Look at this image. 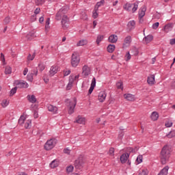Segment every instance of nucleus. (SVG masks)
Wrapping results in <instances>:
<instances>
[{"instance_id": "f8f14e48", "label": "nucleus", "mask_w": 175, "mask_h": 175, "mask_svg": "<svg viewBox=\"0 0 175 175\" xmlns=\"http://www.w3.org/2000/svg\"><path fill=\"white\" fill-rule=\"evenodd\" d=\"M129 159V153H124L120 156V162L121 163H126V161Z\"/></svg>"}, {"instance_id": "dca6fc26", "label": "nucleus", "mask_w": 175, "mask_h": 175, "mask_svg": "<svg viewBox=\"0 0 175 175\" xmlns=\"http://www.w3.org/2000/svg\"><path fill=\"white\" fill-rule=\"evenodd\" d=\"M174 25L173 23H167L163 27V31H165L166 33L170 32L173 29Z\"/></svg>"}, {"instance_id": "a18cd8bd", "label": "nucleus", "mask_w": 175, "mask_h": 175, "mask_svg": "<svg viewBox=\"0 0 175 175\" xmlns=\"http://www.w3.org/2000/svg\"><path fill=\"white\" fill-rule=\"evenodd\" d=\"M50 18H47L46 21V25H45V28L47 29V28H50Z\"/></svg>"}, {"instance_id": "5fc2aeb1", "label": "nucleus", "mask_w": 175, "mask_h": 175, "mask_svg": "<svg viewBox=\"0 0 175 175\" xmlns=\"http://www.w3.org/2000/svg\"><path fill=\"white\" fill-rule=\"evenodd\" d=\"M159 27V23L157 22L152 25V29H157Z\"/></svg>"}, {"instance_id": "b1692460", "label": "nucleus", "mask_w": 175, "mask_h": 175, "mask_svg": "<svg viewBox=\"0 0 175 175\" xmlns=\"http://www.w3.org/2000/svg\"><path fill=\"white\" fill-rule=\"evenodd\" d=\"M137 148H135V149H133V148H127L126 149V151L127 152L126 154H129V155L131 154V152H133V154H136V152H137Z\"/></svg>"}, {"instance_id": "ea45409f", "label": "nucleus", "mask_w": 175, "mask_h": 175, "mask_svg": "<svg viewBox=\"0 0 175 175\" xmlns=\"http://www.w3.org/2000/svg\"><path fill=\"white\" fill-rule=\"evenodd\" d=\"M16 92H17V87H15L10 90V96H12V95H14Z\"/></svg>"}, {"instance_id": "6ab92c4d", "label": "nucleus", "mask_w": 175, "mask_h": 175, "mask_svg": "<svg viewBox=\"0 0 175 175\" xmlns=\"http://www.w3.org/2000/svg\"><path fill=\"white\" fill-rule=\"evenodd\" d=\"M27 100L30 102V103H36V97L35 95H27Z\"/></svg>"}, {"instance_id": "79ce46f5", "label": "nucleus", "mask_w": 175, "mask_h": 175, "mask_svg": "<svg viewBox=\"0 0 175 175\" xmlns=\"http://www.w3.org/2000/svg\"><path fill=\"white\" fill-rule=\"evenodd\" d=\"M43 3H44V0H36V5L38 6L43 5Z\"/></svg>"}, {"instance_id": "6e6d98bb", "label": "nucleus", "mask_w": 175, "mask_h": 175, "mask_svg": "<svg viewBox=\"0 0 175 175\" xmlns=\"http://www.w3.org/2000/svg\"><path fill=\"white\" fill-rule=\"evenodd\" d=\"M1 60L3 62V65H5V55H3V53H1Z\"/></svg>"}, {"instance_id": "473e14b6", "label": "nucleus", "mask_w": 175, "mask_h": 175, "mask_svg": "<svg viewBox=\"0 0 175 175\" xmlns=\"http://www.w3.org/2000/svg\"><path fill=\"white\" fill-rule=\"evenodd\" d=\"M5 75H10V73H12V67L9 66H6L5 69Z\"/></svg>"}, {"instance_id": "1a4fd4ad", "label": "nucleus", "mask_w": 175, "mask_h": 175, "mask_svg": "<svg viewBox=\"0 0 175 175\" xmlns=\"http://www.w3.org/2000/svg\"><path fill=\"white\" fill-rule=\"evenodd\" d=\"M15 84L18 88H28V83L24 81H16Z\"/></svg>"}, {"instance_id": "0eeeda50", "label": "nucleus", "mask_w": 175, "mask_h": 175, "mask_svg": "<svg viewBox=\"0 0 175 175\" xmlns=\"http://www.w3.org/2000/svg\"><path fill=\"white\" fill-rule=\"evenodd\" d=\"M74 165L75 169H77V170H81L82 167H83L84 166V160L82 158L78 159L75 160Z\"/></svg>"}, {"instance_id": "39448f33", "label": "nucleus", "mask_w": 175, "mask_h": 175, "mask_svg": "<svg viewBox=\"0 0 175 175\" xmlns=\"http://www.w3.org/2000/svg\"><path fill=\"white\" fill-rule=\"evenodd\" d=\"M80 63V57L77 53H72L71 57V65L73 68H76Z\"/></svg>"}, {"instance_id": "c756f323", "label": "nucleus", "mask_w": 175, "mask_h": 175, "mask_svg": "<svg viewBox=\"0 0 175 175\" xmlns=\"http://www.w3.org/2000/svg\"><path fill=\"white\" fill-rule=\"evenodd\" d=\"M87 43H88V42H87V40H79V42H77V46L78 47L80 46H85V44H87Z\"/></svg>"}, {"instance_id": "bf43d9fd", "label": "nucleus", "mask_w": 175, "mask_h": 175, "mask_svg": "<svg viewBox=\"0 0 175 175\" xmlns=\"http://www.w3.org/2000/svg\"><path fill=\"white\" fill-rule=\"evenodd\" d=\"M64 154H68V155H69V154H70V150H69L68 148H65L64 149Z\"/></svg>"}, {"instance_id": "2f4dec72", "label": "nucleus", "mask_w": 175, "mask_h": 175, "mask_svg": "<svg viewBox=\"0 0 175 175\" xmlns=\"http://www.w3.org/2000/svg\"><path fill=\"white\" fill-rule=\"evenodd\" d=\"M24 121H25V116L22 115V116H21V117L18 120L19 125H23V124H24Z\"/></svg>"}, {"instance_id": "cd10ccee", "label": "nucleus", "mask_w": 175, "mask_h": 175, "mask_svg": "<svg viewBox=\"0 0 175 175\" xmlns=\"http://www.w3.org/2000/svg\"><path fill=\"white\" fill-rule=\"evenodd\" d=\"M36 38V36H35L34 32L29 33L27 36V40H32V39H35Z\"/></svg>"}, {"instance_id": "72a5a7b5", "label": "nucleus", "mask_w": 175, "mask_h": 175, "mask_svg": "<svg viewBox=\"0 0 175 175\" xmlns=\"http://www.w3.org/2000/svg\"><path fill=\"white\" fill-rule=\"evenodd\" d=\"M136 162H137V165H139V163H142L143 162V155L139 154L137 157Z\"/></svg>"}, {"instance_id": "9b49d317", "label": "nucleus", "mask_w": 175, "mask_h": 175, "mask_svg": "<svg viewBox=\"0 0 175 175\" xmlns=\"http://www.w3.org/2000/svg\"><path fill=\"white\" fill-rule=\"evenodd\" d=\"M57 72H58V66H53L51 67V69L49 70V76L52 77V76H54V75H55Z\"/></svg>"}, {"instance_id": "f704fd0d", "label": "nucleus", "mask_w": 175, "mask_h": 175, "mask_svg": "<svg viewBox=\"0 0 175 175\" xmlns=\"http://www.w3.org/2000/svg\"><path fill=\"white\" fill-rule=\"evenodd\" d=\"M175 136V131H170L169 134L166 135V137H168V139H172V137H174Z\"/></svg>"}, {"instance_id": "ddd939ff", "label": "nucleus", "mask_w": 175, "mask_h": 175, "mask_svg": "<svg viewBox=\"0 0 175 175\" xmlns=\"http://www.w3.org/2000/svg\"><path fill=\"white\" fill-rule=\"evenodd\" d=\"M146 10H147V9L146 8V6L144 5L141 8V9L139 10V18H140V20L142 19V18L144 17V16H146Z\"/></svg>"}, {"instance_id": "aec40b11", "label": "nucleus", "mask_w": 175, "mask_h": 175, "mask_svg": "<svg viewBox=\"0 0 175 175\" xmlns=\"http://www.w3.org/2000/svg\"><path fill=\"white\" fill-rule=\"evenodd\" d=\"M135 25H136V23L135 22V21H131L127 24V27L130 31H132V29H135Z\"/></svg>"}, {"instance_id": "3c124183", "label": "nucleus", "mask_w": 175, "mask_h": 175, "mask_svg": "<svg viewBox=\"0 0 175 175\" xmlns=\"http://www.w3.org/2000/svg\"><path fill=\"white\" fill-rule=\"evenodd\" d=\"M27 80L29 81H32V80H33V74L27 75Z\"/></svg>"}, {"instance_id": "58836bf2", "label": "nucleus", "mask_w": 175, "mask_h": 175, "mask_svg": "<svg viewBox=\"0 0 175 175\" xmlns=\"http://www.w3.org/2000/svg\"><path fill=\"white\" fill-rule=\"evenodd\" d=\"M31 120H27L25 124V129H28L31 126Z\"/></svg>"}, {"instance_id": "2eb2a0df", "label": "nucleus", "mask_w": 175, "mask_h": 175, "mask_svg": "<svg viewBox=\"0 0 175 175\" xmlns=\"http://www.w3.org/2000/svg\"><path fill=\"white\" fill-rule=\"evenodd\" d=\"M47 109L49 111H51V113H53V114L57 113V111H58V108L57 107L53 106V105H48Z\"/></svg>"}, {"instance_id": "8fccbe9b", "label": "nucleus", "mask_w": 175, "mask_h": 175, "mask_svg": "<svg viewBox=\"0 0 175 175\" xmlns=\"http://www.w3.org/2000/svg\"><path fill=\"white\" fill-rule=\"evenodd\" d=\"M8 105H9V103H8V101L6 100H3L1 103L2 107H6V106H8Z\"/></svg>"}, {"instance_id": "864d4df0", "label": "nucleus", "mask_w": 175, "mask_h": 175, "mask_svg": "<svg viewBox=\"0 0 175 175\" xmlns=\"http://www.w3.org/2000/svg\"><path fill=\"white\" fill-rule=\"evenodd\" d=\"M4 23L5 24H9L10 23V16H7L4 19Z\"/></svg>"}, {"instance_id": "7c9ffc66", "label": "nucleus", "mask_w": 175, "mask_h": 175, "mask_svg": "<svg viewBox=\"0 0 175 175\" xmlns=\"http://www.w3.org/2000/svg\"><path fill=\"white\" fill-rule=\"evenodd\" d=\"M153 39L154 36H152V35H148L144 38V40L145 42H146V43H150V42H151V40H152Z\"/></svg>"}, {"instance_id": "4468645a", "label": "nucleus", "mask_w": 175, "mask_h": 175, "mask_svg": "<svg viewBox=\"0 0 175 175\" xmlns=\"http://www.w3.org/2000/svg\"><path fill=\"white\" fill-rule=\"evenodd\" d=\"M147 83H148V84H150V85H154L155 83V75H151L149 77H148Z\"/></svg>"}, {"instance_id": "c85d7f7f", "label": "nucleus", "mask_w": 175, "mask_h": 175, "mask_svg": "<svg viewBox=\"0 0 175 175\" xmlns=\"http://www.w3.org/2000/svg\"><path fill=\"white\" fill-rule=\"evenodd\" d=\"M103 3H105V0H101L100 2H97L94 7L95 10H98L99 8L103 5Z\"/></svg>"}, {"instance_id": "4d7b16f0", "label": "nucleus", "mask_w": 175, "mask_h": 175, "mask_svg": "<svg viewBox=\"0 0 175 175\" xmlns=\"http://www.w3.org/2000/svg\"><path fill=\"white\" fill-rule=\"evenodd\" d=\"M172 125H173V123L172 122H167L165 123V126L167 128H170V126H172Z\"/></svg>"}, {"instance_id": "c03bdc74", "label": "nucleus", "mask_w": 175, "mask_h": 175, "mask_svg": "<svg viewBox=\"0 0 175 175\" xmlns=\"http://www.w3.org/2000/svg\"><path fill=\"white\" fill-rule=\"evenodd\" d=\"M98 10H96L95 9L93 10V14H92V17L94 18H98Z\"/></svg>"}, {"instance_id": "7ed1b4c3", "label": "nucleus", "mask_w": 175, "mask_h": 175, "mask_svg": "<svg viewBox=\"0 0 175 175\" xmlns=\"http://www.w3.org/2000/svg\"><path fill=\"white\" fill-rule=\"evenodd\" d=\"M66 105L67 107H68V114H73L75 113V108L76 107V105H77V100L76 98H73V100H66Z\"/></svg>"}, {"instance_id": "a878e982", "label": "nucleus", "mask_w": 175, "mask_h": 175, "mask_svg": "<svg viewBox=\"0 0 175 175\" xmlns=\"http://www.w3.org/2000/svg\"><path fill=\"white\" fill-rule=\"evenodd\" d=\"M58 166V160L55 159L50 163V167L52 169H55V167H57Z\"/></svg>"}, {"instance_id": "680f3d73", "label": "nucleus", "mask_w": 175, "mask_h": 175, "mask_svg": "<svg viewBox=\"0 0 175 175\" xmlns=\"http://www.w3.org/2000/svg\"><path fill=\"white\" fill-rule=\"evenodd\" d=\"M109 154L114 155V148H111L109 149Z\"/></svg>"}, {"instance_id": "f257e3e1", "label": "nucleus", "mask_w": 175, "mask_h": 175, "mask_svg": "<svg viewBox=\"0 0 175 175\" xmlns=\"http://www.w3.org/2000/svg\"><path fill=\"white\" fill-rule=\"evenodd\" d=\"M68 7H63L60 9L55 15V20L59 21L62 18L61 24L63 29L69 28V18L66 15L68 10Z\"/></svg>"}, {"instance_id": "f3484780", "label": "nucleus", "mask_w": 175, "mask_h": 175, "mask_svg": "<svg viewBox=\"0 0 175 175\" xmlns=\"http://www.w3.org/2000/svg\"><path fill=\"white\" fill-rule=\"evenodd\" d=\"M106 93L105 92H100L98 94V100L99 102L103 103L106 99Z\"/></svg>"}, {"instance_id": "69168bd1", "label": "nucleus", "mask_w": 175, "mask_h": 175, "mask_svg": "<svg viewBox=\"0 0 175 175\" xmlns=\"http://www.w3.org/2000/svg\"><path fill=\"white\" fill-rule=\"evenodd\" d=\"M31 21L32 22L36 21V15L31 16Z\"/></svg>"}, {"instance_id": "e2e57ef3", "label": "nucleus", "mask_w": 175, "mask_h": 175, "mask_svg": "<svg viewBox=\"0 0 175 175\" xmlns=\"http://www.w3.org/2000/svg\"><path fill=\"white\" fill-rule=\"evenodd\" d=\"M39 114L38 113V111H33V117L34 118H38Z\"/></svg>"}, {"instance_id": "49530a36", "label": "nucleus", "mask_w": 175, "mask_h": 175, "mask_svg": "<svg viewBox=\"0 0 175 175\" xmlns=\"http://www.w3.org/2000/svg\"><path fill=\"white\" fill-rule=\"evenodd\" d=\"M116 87L118 90H122L123 87H122V82H118L116 83Z\"/></svg>"}, {"instance_id": "052dcab7", "label": "nucleus", "mask_w": 175, "mask_h": 175, "mask_svg": "<svg viewBox=\"0 0 175 175\" xmlns=\"http://www.w3.org/2000/svg\"><path fill=\"white\" fill-rule=\"evenodd\" d=\"M40 13V8H36L34 11V15L39 14Z\"/></svg>"}, {"instance_id": "de8ad7c7", "label": "nucleus", "mask_w": 175, "mask_h": 175, "mask_svg": "<svg viewBox=\"0 0 175 175\" xmlns=\"http://www.w3.org/2000/svg\"><path fill=\"white\" fill-rule=\"evenodd\" d=\"M34 58H35V53H33V54L31 55V54H29L27 57L28 61H33Z\"/></svg>"}, {"instance_id": "423d86ee", "label": "nucleus", "mask_w": 175, "mask_h": 175, "mask_svg": "<svg viewBox=\"0 0 175 175\" xmlns=\"http://www.w3.org/2000/svg\"><path fill=\"white\" fill-rule=\"evenodd\" d=\"M137 8H139V5H137V3H126L124 6V9L126 10H127L128 12H131V10H132V13H135V12L137 10Z\"/></svg>"}, {"instance_id": "6e6552de", "label": "nucleus", "mask_w": 175, "mask_h": 175, "mask_svg": "<svg viewBox=\"0 0 175 175\" xmlns=\"http://www.w3.org/2000/svg\"><path fill=\"white\" fill-rule=\"evenodd\" d=\"M82 75L84 77L90 76V75H91V68H90L87 65L83 66L82 68Z\"/></svg>"}, {"instance_id": "603ef678", "label": "nucleus", "mask_w": 175, "mask_h": 175, "mask_svg": "<svg viewBox=\"0 0 175 175\" xmlns=\"http://www.w3.org/2000/svg\"><path fill=\"white\" fill-rule=\"evenodd\" d=\"M38 68H39V70L40 72H43V70H44V65L43 64H38Z\"/></svg>"}, {"instance_id": "c9c22d12", "label": "nucleus", "mask_w": 175, "mask_h": 175, "mask_svg": "<svg viewBox=\"0 0 175 175\" xmlns=\"http://www.w3.org/2000/svg\"><path fill=\"white\" fill-rule=\"evenodd\" d=\"M103 40V36H98L96 39V44L99 46V43H100Z\"/></svg>"}, {"instance_id": "f03ea898", "label": "nucleus", "mask_w": 175, "mask_h": 175, "mask_svg": "<svg viewBox=\"0 0 175 175\" xmlns=\"http://www.w3.org/2000/svg\"><path fill=\"white\" fill-rule=\"evenodd\" d=\"M169 158H170V150L166 146L162 148L160 154V159L162 165H166V163L169 162Z\"/></svg>"}, {"instance_id": "20e7f679", "label": "nucleus", "mask_w": 175, "mask_h": 175, "mask_svg": "<svg viewBox=\"0 0 175 175\" xmlns=\"http://www.w3.org/2000/svg\"><path fill=\"white\" fill-rule=\"evenodd\" d=\"M55 144H57V139L55 138L51 139L45 143L44 149L46 151H50V150H53L55 147Z\"/></svg>"}, {"instance_id": "393cba45", "label": "nucleus", "mask_w": 175, "mask_h": 175, "mask_svg": "<svg viewBox=\"0 0 175 175\" xmlns=\"http://www.w3.org/2000/svg\"><path fill=\"white\" fill-rule=\"evenodd\" d=\"M159 118V115L157 113V112L154 111L152 113L150 118H152V121H157L158 118Z\"/></svg>"}, {"instance_id": "13d9d810", "label": "nucleus", "mask_w": 175, "mask_h": 175, "mask_svg": "<svg viewBox=\"0 0 175 175\" xmlns=\"http://www.w3.org/2000/svg\"><path fill=\"white\" fill-rule=\"evenodd\" d=\"M70 88H72V82H69L66 86V90L68 91L69 90H70Z\"/></svg>"}, {"instance_id": "09e8293b", "label": "nucleus", "mask_w": 175, "mask_h": 175, "mask_svg": "<svg viewBox=\"0 0 175 175\" xmlns=\"http://www.w3.org/2000/svg\"><path fill=\"white\" fill-rule=\"evenodd\" d=\"M131 53H129V52H127L125 55V60L129 61V59H131Z\"/></svg>"}, {"instance_id": "37998d69", "label": "nucleus", "mask_w": 175, "mask_h": 175, "mask_svg": "<svg viewBox=\"0 0 175 175\" xmlns=\"http://www.w3.org/2000/svg\"><path fill=\"white\" fill-rule=\"evenodd\" d=\"M31 75H33V76H38V68H35L31 70Z\"/></svg>"}, {"instance_id": "0e129e2a", "label": "nucleus", "mask_w": 175, "mask_h": 175, "mask_svg": "<svg viewBox=\"0 0 175 175\" xmlns=\"http://www.w3.org/2000/svg\"><path fill=\"white\" fill-rule=\"evenodd\" d=\"M170 44L173 46V44H175V38H172L170 41Z\"/></svg>"}, {"instance_id": "a211bd4d", "label": "nucleus", "mask_w": 175, "mask_h": 175, "mask_svg": "<svg viewBox=\"0 0 175 175\" xmlns=\"http://www.w3.org/2000/svg\"><path fill=\"white\" fill-rule=\"evenodd\" d=\"M109 42L111 43H116L118 40V37L114 34L111 35L108 38Z\"/></svg>"}, {"instance_id": "9d476101", "label": "nucleus", "mask_w": 175, "mask_h": 175, "mask_svg": "<svg viewBox=\"0 0 175 175\" xmlns=\"http://www.w3.org/2000/svg\"><path fill=\"white\" fill-rule=\"evenodd\" d=\"M96 85V79H95V77H94L92 80L90 88L88 91L89 95H91V94H92V91H94V89L95 88Z\"/></svg>"}, {"instance_id": "a19ab883", "label": "nucleus", "mask_w": 175, "mask_h": 175, "mask_svg": "<svg viewBox=\"0 0 175 175\" xmlns=\"http://www.w3.org/2000/svg\"><path fill=\"white\" fill-rule=\"evenodd\" d=\"M148 174V171L146 169L142 170L139 172V175H147Z\"/></svg>"}, {"instance_id": "412c9836", "label": "nucleus", "mask_w": 175, "mask_h": 175, "mask_svg": "<svg viewBox=\"0 0 175 175\" xmlns=\"http://www.w3.org/2000/svg\"><path fill=\"white\" fill-rule=\"evenodd\" d=\"M168 172L169 166L167 165L160 171L158 175H167Z\"/></svg>"}, {"instance_id": "338daca9", "label": "nucleus", "mask_w": 175, "mask_h": 175, "mask_svg": "<svg viewBox=\"0 0 175 175\" xmlns=\"http://www.w3.org/2000/svg\"><path fill=\"white\" fill-rule=\"evenodd\" d=\"M43 21H44V17L42 16L40 17L39 23H43Z\"/></svg>"}, {"instance_id": "4c0bfd02", "label": "nucleus", "mask_w": 175, "mask_h": 175, "mask_svg": "<svg viewBox=\"0 0 175 175\" xmlns=\"http://www.w3.org/2000/svg\"><path fill=\"white\" fill-rule=\"evenodd\" d=\"M73 169H75L73 165H70L66 167V171L68 173H72V172H73Z\"/></svg>"}, {"instance_id": "4be33fe9", "label": "nucleus", "mask_w": 175, "mask_h": 175, "mask_svg": "<svg viewBox=\"0 0 175 175\" xmlns=\"http://www.w3.org/2000/svg\"><path fill=\"white\" fill-rule=\"evenodd\" d=\"M124 96L126 100H130L131 102H133V100H135V96L133 94H124Z\"/></svg>"}, {"instance_id": "5701e85b", "label": "nucleus", "mask_w": 175, "mask_h": 175, "mask_svg": "<svg viewBox=\"0 0 175 175\" xmlns=\"http://www.w3.org/2000/svg\"><path fill=\"white\" fill-rule=\"evenodd\" d=\"M77 124H85V118L79 116L75 120Z\"/></svg>"}, {"instance_id": "bb28decb", "label": "nucleus", "mask_w": 175, "mask_h": 175, "mask_svg": "<svg viewBox=\"0 0 175 175\" xmlns=\"http://www.w3.org/2000/svg\"><path fill=\"white\" fill-rule=\"evenodd\" d=\"M107 50L108 53H113L114 50H116V45L115 44H109L108 45Z\"/></svg>"}, {"instance_id": "e433bc0d", "label": "nucleus", "mask_w": 175, "mask_h": 175, "mask_svg": "<svg viewBox=\"0 0 175 175\" xmlns=\"http://www.w3.org/2000/svg\"><path fill=\"white\" fill-rule=\"evenodd\" d=\"M132 40V38L131 36H127L125 40H124V43L126 44H129V43H131Z\"/></svg>"}, {"instance_id": "774afa93", "label": "nucleus", "mask_w": 175, "mask_h": 175, "mask_svg": "<svg viewBox=\"0 0 175 175\" xmlns=\"http://www.w3.org/2000/svg\"><path fill=\"white\" fill-rule=\"evenodd\" d=\"M69 75H70V70H68L64 72V76H69Z\"/></svg>"}]
</instances>
